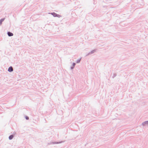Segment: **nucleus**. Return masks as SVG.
Wrapping results in <instances>:
<instances>
[{"label":"nucleus","instance_id":"2","mask_svg":"<svg viewBox=\"0 0 148 148\" xmlns=\"http://www.w3.org/2000/svg\"><path fill=\"white\" fill-rule=\"evenodd\" d=\"M8 35L9 36H13V34L10 32H8Z\"/></svg>","mask_w":148,"mask_h":148},{"label":"nucleus","instance_id":"1","mask_svg":"<svg viewBox=\"0 0 148 148\" xmlns=\"http://www.w3.org/2000/svg\"><path fill=\"white\" fill-rule=\"evenodd\" d=\"M13 71V68L12 67L10 66V67L8 69V71L9 72H12V71Z\"/></svg>","mask_w":148,"mask_h":148},{"label":"nucleus","instance_id":"3","mask_svg":"<svg viewBox=\"0 0 148 148\" xmlns=\"http://www.w3.org/2000/svg\"><path fill=\"white\" fill-rule=\"evenodd\" d=\"M13 136L12 135H11L9 136V139L10 140H11L13 138Z\"/></svg>","mask_w":148,"mask_h":148},{"label":"nucleus","instance_id":"7","mask_svg":"<svg viewBox=\"0 0 148 148\" xmlns=\"http://www.w3.org/2000/svg\"><path fill=\"white\" fill-rule=\"evenodd\" d=\"M146 124H148V121H145L143 123V125H144Z\"/></svg>","mask_w":148,"mask_h":148},{"label":"nucleus","instance_id":"5","mask_svg":"<svg viewBox=\"0 0 148 148\" xmlns=\"http://www.w3.org/2000/svg\"><path fill=\"white\" fill-rule=\"evenodd\" d=\"M80 60L81 59H80L77 60L76 61V63H78L80 61Z\"/></svg>","mask_w":148,"mask_h":148},{"label":"nucleus","instance_id":"8","mask_svg":"<svg viewBox=\"0 0 148 148\" xmlns=\"http://www.w3.org/2000/svg\"><path fill=\"white\" fill-rule=\"evenodd\" d=\"M25 118L27 120H28L29 119V117L27 116H26L25 117Z\"/></svg>","mask_w":148,"mask_h":148},{"label":"nucleus","instance_id":"4","mask_svg":"<svg viewBox=\"0 0 148 148\" xmlns=\"http://www.w3.org/2000/svg\"><path fill=\"white\" fill-rule=\"evenodd\" d=\"M4 20V18H3L0 20V25L1 24L2 22Z\"/></svg>","mask_w":148,"mask_h":148},{"label":"nucleus","instance_id":"6","mask_svg":"<svg viewBox=\"0 0 148 148\" xmlns=\"http://www.w3.org/2000/svg\"><path fill=\"white\" fill-rule=\"evenodd\" d=\"M75 63H73L72 64L73 65V67H71V68L72 69H73L74 68V67L75 66Z\"/></svg>","mask_w":148,"mask_h":148}]
</instances>
